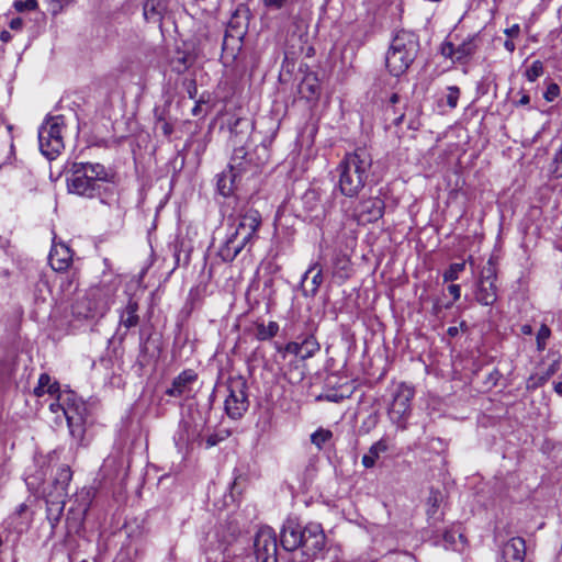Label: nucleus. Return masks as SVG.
<instances>
[{
    "instance_id": "nucleus-14",
    "label": "nucleus",
    "mask_w": 562,
    "mask_h": 562,
    "mask_svg": "<svg viewBox=\"0 0 562 562\" xmlns=\"http://www.w3.org/2000/svg\"><path fill=\"white\" fill-rule=\"evenodd\" d=\"M496 274L488 262L482 271V276L475 292V300L485 306L493 305L497 300V288L495 285Z\"/></svg>"
},
{
    "instance_id": "nucleus-27",
    "label": "nucleus",
    "mask_w": 562,
    "mask_h": 562,
    "mask_svg": "<svg viewBox=\"0 0 562 562\" xmlns=\"http://www.w3.org/2000/svg\"><path fill=\"white\" fill-rule=\"evenodd\" d=\"M138 303L130 297L126 305L120 311V325L125 329L136 327L139 323Z\"/></svg>"
},
{
    "instance_id": "nucleus-16",
    "label": "nucleus",
    "mask_w": 562,
    "mask_h": 562,
    "mask_svg": "<svg viewBox=\"0 0 562 562\" xmlns=\"http://www.w3.org/2000/svg\"><path fill=\"white\" fill-rule=\"evenodd\" d=\"M304 531L305 526L302 527L293 519L286 520L280 535V541L283 549L286 551H293L300 548L302 542H304Z\"/></svg>"
},
{
    "instance_id": "nucleus-34",
    "label": "nucleus",
    "mask_w": 562,
    "mask_h": 562,
    "mask_svg": "<svg viewBox=\"0 0 562 562\" xmlns=\"http://www.w3.org/2000/svg\"><path fill=\"white\" fill-rule=\"evenodd\" d=\"M279 330V325L276 322H269L267 325L263 323L256 326V338L258 340H268L273 338Z\"/></svg>"
},
{
    "instance_id": "nucleus-19",
    "label": "nucleus",
    "mask_w": 562,
    "mask_h": 562,
    "mask_svg": "<svg viewBox=\"0 0 562 562\" xmlns=\"http://www.w3.org/2000/svg\"><path fill=\"white\" fill-rule=\"evenodd\" d=\"M198 380V374L192 369L180 372L166 390V394L170 397H182L192 391V384Z\"/></svg>"
},
{
    "instance_id": "nucleus-12",
    "label": "nucleus",
    "mask_w": 562,
    "mask_h": 562,
    "mask_svg": "<svg viewBox=\"0 0 562 562\" xmlns=\"http://www.w3.org/2000/svg\"><path fill=\"white\" fill-rule=\"evenodd\" d=\"M254 548L256 562H278L277 537L272 528L262 527L258 530Z\"/></svg>"
},
{
    "instance_id": "nucleus-50",
    "label": "nucleus",
    "mask_w": 562,
    "mask_h": 562,
    "mask_svg": "<svg viewBox=\"0 0 562 562\" xmlns=\"http://www.w3.org/2000/svg\"><path fill=\"white\" fill-rule=\"evenodd\" d=\"M449 293L453 296V300L457 301L460 299L461 295V288L459 284H450L448 286Z\"/></svg>"
},
{
    "instance_id": "nucleus-25",
    "label": "nucleus",
    "mask_w": 562,
    "mask_h": 562,
    "mask_svg": "<svg viewBox=\"0 0 562 562\" xmlns=\"http://www.w3.org/2000/svg\"><path fill=\"white\" fill-rule=\"evenodd\" d=\"M56 460V452H52L47 456H41L35 458V467L37 468L36 471L29 476V479H33L32 482L29 484L33 486H38L40 484L44 483L46 480V476L48 474V471L50 469V463Z\"/></svg>"
},
{
    "instance_id": "nucleus-20",
    "label": "nucleus",
    "mask_w": 562,
    "mask_h": 562,
    "mask_svg": "<svg viewBox=\"0 0 562 562\" xmlns=\"http://www.w3.org/2000/svg\"><path fill=\"white\" fill-rule=\"evenodd\" d=\"M48 262L53 270L66 271L72 262V251L64 243H53L48 255Z\"/></svg>"
},
{
    "instance_id": "nucleus-7",
    "label": "nucleus",
    "mask_w": 562,
    "mask_h": 562,
    "mask_svg": "<svg viewBox=\"0 0 562 562\" xmlns=\"http://www.w3.org/2000/svg\"><path fill=\"white\" fill-rule=\"evenodd\" d=\"M267 158L268 154L265 146L258 147L255 153H249L244 146L234 147L228 167L244 183L260 173Z\"/></svg>"
},
{
    "instance_id": "nucleus-46",
    "label": "nucleus",
    "mask_w": 562,
    "mask_h": 562,
    "mask_svg": "<svg viewBox=\"0 0 562 562\" xmlns=\"http://www.w3.org/2000/svg\"><path fill=\"white\" fill-rule=\"evenodd\" d=\"M552 172L555 177H562V149L553 158Z\"/></svg>"
},
{
    "instance_id": "nucleus-49",
    "label": "nucleus",
    "mask_w": 562,
    "mask_h": 562,
    "mask_svg": "<svg viewBox=\"0 0 562 562\" xmlns=\"http://www.w3.org/2000/svg\"><path fill=\"white\" fill-rule=\"evenodd\" d=\"M561 359L560 357L553 359V361L549 364L546 370H542L546 375L550 379L560 368Z\"/></svg>"
},
{
    "instance_id": "nucleus-54",
    "label": "nucleus",
    "mask_w": 562,
    "mask_h": 562,
    "mask_svg": "<svg viewBox=\"0 0 562 562\" xmlns=\"http://www.w3.org/2000/svg\"><path fill=\"white\" fill-rule=\"evenodd\" d=\"M12 38L10 32L3 30L1 33H0V40L3 42V43H8L10 42Z\"/></svg>"
},
{
    "instance_id": "nucleus-36",
    "label": "nucleus",
    "mask_w": 562,
    "mask_h": 562,
    "mask_svg": "<svg viewBox=\"0 0 562 562\" xmlns=\"http://www.w3.org/2000/svg\"><path fill=\"white\" fill-rule=\"evenodd\" d=\"M331 439V430L322 427L311 435V442L317 448V450H322Z\"/></svg>"
},
{
    "instance_id": "nucleus-17",
    "label": "nucleus",
    "mask_w": 562,
    "mask_h": 562,
    "mask_svg": "<svg viewBox=\"0 0 562 562\" xmlns=\"http://www.w3.org/2000/svg\"><path fill=\"white\" fill-rule=\"evenodd\" d=\"M325 546V535L322 526L316 522H310L305 526L304 542L302 548L306 555H316Z\"/></svg>"
},
{
    "instance_id": "nucleus-57",
    "label": "nucleus",
    "mask_w": 562,
    "mask_h": 562,
    "mask_svg": "<svg viewBox=\"0 0 562 562\" xmlns=\"http://www.w3.org/2000/svg\"><path fill=\"white\" fill-rule=\"evenodd\" d=\"M504 46H505V48H506L508 52H510V53H513V52L515 50V44H514V42H512V41H506V42L504 43Z\"/></svg>"
},
{
    "instance_id": "nucleus-32",
    "label": "nucleus",
    "mask_w": 562,
    "mask_h": 562,
    "mask_svg": "<svg viewBox=\"0 0 562 562\" xmlns=\"http://www.w3.org/2000/svg\"><path fill=\"white\" fill-rule=\"evenodd\" d=\"M372 99L371 102L374 104L381 103H392L395 104L401 101L400 94L396 91L391 89L381 88L380 86H374L372 89Z\"/></svg>"
},
{
    "instance_id": "nucleus-30",
    "label": "nucleus",
    "mask_w": 562,
    "mask_h": 562,
    "mask_svg": "<svg viewBox=\"0 0 562 562\" xmlns=\"http://www.w3.org/2000/svg\"><path fill=\"white\" fill-rule=\"evenodd\" d=\"M46 505H47V508H46L47 520H48L50 527L54 529L58 525L60 517L63 515L64 507H65V499H64V497L57 496L56 501L47 499Z\"/></svg>"
},
{
    "instance_id": "nucleus-23",
    "label": "nucleus",
    "mask_w": 562,
    "mask_h": 562,
    "mask_svg": "<svg viewBox=\"0 0 562 562\" xmlns=\"http://www.w3.org/2000/svg\"><path fill=\"white\" fill-rule=\"evenodd\" d=\"M246 246V243L227 232L225 239L218 248L217 255L223 261L232 262Z\"/></svg>"
},
{
    "instance_id": "nucleus-28",
    "label": "nucleus",
    "mask_w": 562,
    "mask_h": 562,
    "mask_svg": "<svg viewBox=\"0 0 562 562\" xmlns=\"http://www.w3.org/2000/svg\"><path fill=\"white\" fill-rule=\"evenodd\" d=\"M71 477L72 472L68 465L58 468L54 477V487L58 497H65L67 495V486L69 485Z\"/></svg>"
},
{
    "instance_id": "nucleus-40",
    "label": "nucleus",
    "mask_w": 562,
    "mask_h": 562,
    "mask_svg": "<svg viewBox=\"0 0 562 562\" xmlns=\"http://www.w3.org/2000/svg\"><path fill=\"white\" fill-rule=\"evenodd\" d=\"M543 74V65L540 60H535L526 70V77L529 81L537 80Z\"/></svg>"
},
{
    "instance_id": "nucleus-35",
    "label": "nucleus",
    "mask_w": 562,
    "mask_h": 562,
    "mask_svg": "<svg viewBox=\"0 0 562 562\" xmlns=\"http://www.w3.org/2000/svg\"><path fill=\"white\" fill-rule=\"evenodd\" d=\"M26 512H27V506L26 504H20L15 510V513L13 514V516L11 517L12 521H14L15 519H20L21 518V521L18 522L15 526H14V530L18 532V533H22L24 532L30 522H31V518L26 516Z\"/></svg>"
},
{
    "instance_id": "nucleus-43",
    "label": "nucleus",
    "mask_w": 562,
    "mask_h": 562,
    "mask_svg": "<svg viewBox=\"0 0 562 562\" xmlns=\"http://www.w3.org/2000/svg\"><path fill=\"white\" fill-rule=\"evenodd\" d=\"M228 436V432H225V435H221V434H217V432H214V434H211L206 437L205 439V447L206 448H212V447H215L217 446L220 442H222L223 440H225V438Z\"/></svg>"
},
{
    "instance_id": "nucleus-13",
    "label": "nucleus",
    "mask_w": 562,
    "mask_h": 562,
    "mask_svg": "<svg viewBox=\"0 0 562 562\" xmlns=\"http://www.w3.org/2000/svg\"><path fill=\"white\" fill-rule=\"evenodd\" d=\"M222 119L223 124H226L231 132L232 144L234 147H239V144H243L248 139L254 127V123L250 119L243 117L236 113H223Z\"/></svg>"
},
{
    "instance_id": "nucleus-64",
    "label": "nucleus",
    "mask_w": 562,
    "mask_h": 562,
    "mask_svg": "<svg viewBox=\"0 0 562 562\" xmlns=\"http://www.w3.org/2000/svg\"><path fill=\"white\" fill-rule=\"evenodd\" d=\"M175 258H176V265L178 266L180 262V255L177 252V250L175 251Z\"/></svg>"
},
{
    "instance_id": "nucleus-60",
    "label": "nucleus",
    "mask_w": 562,
    "mask_h": 562,
    "mask_svg": "<svg viewBox=\"0 0 562 562\" xmlns=\"http://www.w3.org/2000/svg\"><path fill=\"white\" fill-rule=\"evenodd\" d=\"M554 390L558 394L562 395V382L557 383Z\"/></svg>"
},
{
    "instance_id": "nucleus-15",
    "label": "nucleus",
    "mask_w": 562,
    "mask_h": 562,
    "mask_svg": "<svg viewBox=\"0 0 562 562\" xmlns=\"http://www.w3.org/2000/svg\"><path fill=\"white\" fill-rule=\"evenodd\" d=\"M385 210L384 200L374 196L362 200L356 209V217L360 224L374 223L380 220Z\"/></svg>"
},
{
    "instance_id": "nucleus-5",
    "label": "nucleus",
    "mask_w": 562,
    "mask_h": 562,
    "mask_svg": "<svg viewBox=\"0 0 562 562\" xmlns=\"http://www.w3.org/2000/svg\"><path fill=\"white\" fill-rule=\"evenodd\" d=\"M57 397L49 404L52 413L61 412L67 420L69 432L74 438H81L85 432V424L88 417L86 403L72 391L60 390L55 394Z\"/></svg>"
},
{
    "instance_id": "nucleus-53",
    "label": "nucleus",
    "mask_w": 562,
    "mask_h": 562,
    "mask_svg": "<svg viewBox=\"0 0 562 562\" xmlns=\"http://www.w3.org/2000/svg\"><path fill=\"white\" fill-rule=\"evenodd\" d=\"M178 64L179 65H176L175 68L177 69V71H183L188 68V64H187V58L186 57H182V58H179L178 59Z\"/></svg>"
},
{
    "instance_id": "nucleus-41",
    "label": "nucleus",
    "mask_w": 562,
    "mask_h": 562,
    "mask_svg": "<svg viewBox=\"0 0 562 562\" xmlns=\"http://www.w3.org/2000/svg\"><path fill=\"white\" fill-rule=\"evenodd\" d=\"M548 380L549 378L546 375L543 371L536 372L535 374L529 376L527 381V387L537 389L543 385Z\"/></svg>"
},
{
    "instance_id": "nucleus-24",
    "label": "nucleus",
    "mask_w": 562,
    "mask_h": 562,
    "mask_svg": "<svg viewBox=\"0 0 562 562\" xmlns=\"http://www.w3.org/2000/svg\"><path fill=\"white\" fill-rule=\"evenodd\" d=\"M167 11L168 0H146L143 5L145 20L149 23L158 24L160 27Z\"/></svg>"
},
{
    "instance_id": "nucleus-58",
    "label": "nucleus",
    "mask_w": 562,
    "mask_h": 562,
    "mask_svg": "<svg viewBox=\"0 0 562 562\" xmlns=\"http://www.w3.org/2000/svg\"><path fill=\"white\" fill-rule=\"evenodd\" d=\"M529 97L527 94H524L519 100V105H526L529 103Z\"/></svg>"
},
{
    "instance_id": "nucleus-45",
    "label": "nucleus",
    "mask_w": 562,
    "mask_h": 562,
    "mask_svg": "<svg viewBox=\"0 0 562 562\" xmlns=\"http://www.w3.org/2000/svg\"><path fill=\"white\" fill-rule=\"evenodd\" d=\"M560 94V87L557 83H550L543 93L547 102H552Z\"/></svg>"
},
{
    "instance_id": "nucleus-42",
    "label": "nucleus",
    "mask_w": 562,
    "mask_h": 562,
    "mask_svg": "<svg viewBox=\"0 0 562 562\" xmlns=\"http://www.w3.org/2000/svg\"><path fill=\"white\" fill-rule=\"evenodd\" d=\"M13 5H14L15 10L19 12L31 11L37 7V1L36 0H24V1L16 0V1H14Z\"/></svg>"
},
{
    "instance_id": "nucleus-21",
    "label": "nucleus",
    "mask_w": 562,
    "mask_h": 562,
    "mask_svg": "<svg viewBox=\"0 0 562 562\" xmlns=\"http://www.w3.org/2000/svg\"><path fill=\"white\" fill-rule=\"evenodd\" d=\"M323 283V270L318 262L310 265L308 269L302 277L301 284L303 286L304 296H315Z\"/></svg>"
},
{
    "instance_id": "nucleus-10",
    "label": "nucleus",
    "mask_w": 562,
    "mask_h": 562,
    "mask_svg": "<svg viewBox=\"0 0 562 562\" xmlns=\"http://www.w3.org/2000/svg\"><path fill=\"white\" fill-rule=\"evenodd\" d=\"M481 44L479 34L469 35L458 46L450 41H445L440 46V53L454 64L465 65L476 54Z\"/></svg>"
},
{
    "instance_id": "nucleus-51",
    "label": "nucleus",
    "mask_w": 562,
    "mask_h": 562,
    "mask_svg": "<svg viewBox=\"0 0 562 562\" xmlns=\"http://www.w3.org/2000/svg\"><path fill=\"white\" fill-rule=\"evenodd\" d=\"M23 20L21 18H14L10 21V27L12 30L19 31L22 29Z\"/></svg>"
},
{
    "instance_id": "nucleus-31",
    "label": "nucleus",
    "mask_w": 562,
    "mask_h": 562,
    "mask_svg": "<svg viewBox=\"0 0 562 562\" xmlns=\"http://www.w3.org/2000/svg\"><path fill=\"white\" fill-rule=\"evenodd\" d=\"M59 391V383L57 381H53L52 378L47 373H42L38 378L37 386L34 389V394L37 397L43 396L44 394H49L55 396V394Z\"/></svg>"
},
{
    "instance_id": "nucleus-26",
    "label": "nucleus",
    "mask_w": 562,
    "mask_h": 562,
    "mask_svg": "<svg viewBox=\"0 0 562 562\" xmlns=\"http://www.w3.org/2000/svg\"><path fill=\"white\" fill-rule=\"evenodd\" d=\"M243 183L239 181L228 167V170L223 171L217 176V191L223 196H229L234 193V191L241 186Z\"/></svg>"
},
{
    "instance_id": "nucleus-6",
    "label": "nucleus",
    "mask_w": 562,
    "mask_h": 562,
    "mask_svg": "<svg viewBox=\"0 0 562 562\" xmlns=\"http://www.w3.org/2000/svg\"><path fill=\"white\" fill-rule=\"evenodd\" d=\"M64 115H48L38 127V147L48 160L55 159L64 149Z\"/></svg>"
},
{
    "instance_id": "nucleus-1",
    "label": "nucleus",
    "mask_w": 562,
    "mask_h": 562,
    "mask_svg": "<svg viewBox=\"0 0 562 562\" xmlns=\"http://www.w3.org/2000/svg\"><path fill=\"white\" fill-rule=\"evenodd\" d=\"M371 165V156L364 149L346 154L336 169L340 193L347 198L358 196L367 183Z\"/></svg>"
},
{
    "instance_id": "nucleus-4",
    "label": "nucleus",
    "mask_w": 562,
    "mask_h": 562,
    "mask_svg": "<svg viewBox=\"0 0 562 562\" xmlns=\"http://www.w3.org/2000/svg\"><path fill=\"white\" fill-rule=\"evenodd\" d=\"M419 49L415 33L402 30L394 36L385 56V65L391 75L398 77L406 72Z\"/></svg>"
},
{
    "instance_id": "nucleus-44",
    "label": "nucleus",
    "mask_w": 562,
    "mask_h": 562,
    "mask_svg": "<svg viewBox=\"0 0 562 562\" xmlns=\"http://www.w3.org/2000/svg\"><path fill=\"white\" fill-rule=\"evenodd\" d=\"M459 97H460V90L458 87L452 86V87L447 88L446 98H447L448 105H457Z\"/></svg>"
},
{
    "instance_id": "nucleus-3",
    "label": "nucleus",
    "mask_w": 562,
    "mask_h": 562,
    "mask_svg": "<svg viewBox=\"0 0 562 562\" xmlns=\"http://www.w3.org/2000/svg\"><path fill=\"white\" fill-rule=\"evenodd\" d=\"M117 291L116 283H101L92 286L82 296L76 300L71 311L78 319H94L103 317L114 302Z\"/></svg>"
},
{
    "instance_id": "nucleus-22",
    "label": "nucleus",
    "mask_w": 562,
    "mask_h": 562,
    "mask_svg": "<svg viewBox=\"0 0 562 562\" xmlns=\"http://www.w3.org/2000/svg\"><path fill=\"white\" fill-rule=\"evenodd\" d=\"M526 557V543L520 537L509 539L502 548L497 562H524Z\"/></svg>"
},
{
    "instance_id": "nucleus-52",
    "label": "nucleus",
    "mask_w": 562,
    "mask_h": 562,
    "mask_svg": "<svg viewBox=\"0 0 562 562\" xmlns=\"http://www.w3.org/2000/svg\"><path fill=\"white\" fill-rule=\"evenodd\" d=\"M519 32H520V27L518 24H514L513 26H510L509 29H506V31H505V33L510 37L518 36Z\"/></svg>"
},
{
    "instance_id": "nucleus-29",
    "label": "nucleus",
    "mask_w": 562,
    "mask_h": 562,
    "mask_svg": "<svg viewBox=\"0 0 562 562\" xmlns=\"http://www.w3.org/2000/svg\"><path fill=\"white\" fill-rule=\"evenodd\" d=\"M389 446L385 439H380L374 442L368 453L363 454L361 463L366 469H371L375 465L376 460L380 458V454L387 451Z\"/></svg>"
},
{
    "instance_id": "nucleus-11",
    "label": "nucleus",
    "mask_w": 562,
    "mask_h": 562,
    "mask_svg": "<svg viewBox=\"0 0 562 562\" xmlns=\"http://www.w3.org/2000/svg\"><path fill=\"white\" fill-rule=\"evenodd\" d=\"M260 224L261 216L259 212L249 209L233 218L227 227V232L248 244L255 238Z\"/></svg>"
},
{
    "instance_id": "nucleus-56",
    "label": "nucleus",
    "mask_w": 562,
    "mask_h": 562,
    "mask_svg": "<svg viewBox=\"0 0 562 562\" xmlns=\"http://www.w3.org/2000/svg\"><path fill=\"white\" fill-rule=\"evenodd\" d=\"M447 334L450 337H456L459 334V328L457 326H451L447 329Z\"/></svg>"
},
{
    "instance_id": "nucleus-39",
    "label": "nucleus",
    "mask_w": 562,
    "mask_h": 562,
    "mask_svg": "<svg viewBox=\"0 0 562 562\" xmlns=\"http://www.w3.org/2000/svg\"><path fill=\"white\" fill-rule=\"evenodd\" d=\"M550 335H551L550 328L546 324H542L541 327L539 328V330L537 333V337H536L537 349L539 351H542L546 349L547 340L550 338Z\"/></svg>"
},
{
    "instance_id": "nucleus-18",
    "label": "nucleus",
    "mask_w": 562,
    "mask_h": 562,
    "mask_svg": "<svg viewBox=\"0 0 562 562\" xmlns=\"http://www.w3.org/2000/svg\"><path fill=\"white\" fill-rule=\"evenodd\" d=\"M201 438V431L192 426L189 422H181L179 428L173 436V442L181 454H187L193 442Z\"/></svg>"
},
{
    "instance_id": "nucleus-62",
    "label": "nucleus",
    "mask_w": 562,
    "mask_h": 562,
    "mask_svg": "<svg viewBox=\"0 0 562 562\" xmlns=\"http://www.w3.org/2000/svg\"><path fill=\"white\" fill-rule=\"evenodd\" d=\"M338 263H342L344 265L342 268H344L348 263V260L345 257L338 258L336 265H338Z\"/></svg>"
},
{
    "instance_id": "nucleus-48",
    "label": "nucleus",
    "mask_w": 562,
    "mask_h": 562,
    "mask_svg": "<svg viewBox=\"0 0 562 562\" xmlns=\"http://www.w3.org/2000/svg\"><path fill=\"white\" fill-rule=\"evenodd\" d=\"M285 351L302 359V347L301 342L299 341H290L289 344H286Z\"/></svg>"
},
{
    "instance_id": "nucleus-47",
    "label": "nucleus",
    "mask_w": 562,
    "mask_h": 562,
    "mask_svg": "<svg viewBox=\"0 0 562 562\" xmlns=\"http://www.w3.org/2000/svg\"><path fill=\"white\" fill-rule=\"evenodd\" d=\"M263 5L269 10H281L289 3V0H262Z\"/></svg>"
},
{
    "instance_id": "nucleus-59",
    "label": "nucleus",
    "mask_w": 562,
    "mask_h": 562,
    "mask_svg": "<svg viewBox=\"0 0 562 562\" xmlns=\"http://www.w3.org/2000/svg\"><path fill=\"white\" fill-rule=\"evenodd\" d=\"M404 116H405V114L401 113L397 117L394 119V123L396 125L401 124L403 122V120H404Z\"/></svg>"
},
{
    "instance_id": "nucleus-9",
    "label": "nucleus",
    "mask_w": 562,
    "mask_h": 562,
    "mask_svg": "<svg viewBox=\"0 0 562 562\" xmlns=\"http://www.w3.org/2000/svg\"><path fill=\"white\" fill-rule=\"evenodd\" d=\"M226 389L228 395L224 402L225 413L231 419L237 420L249 407L247 381L241 375L231 376L227 380Z\"/></svg>"
},
{
    "instance_id": "nucleus-38",
    "label": "nucleus",
    "mask_w": 562,
    "mask_h": 562,
    "mask_svg": "<svg viewBox=\"0 0 562 562\" xmlns=\"http://www.w3.org/2000/svg\"><path fill=\"white\" fill-rule=\"evenodd\" d=\"M465 269V262H454L443 272L445 282H452L459 278V274Z\"/></svg>"
},
{
    "instance_id": "nucleus-63",
    "label": "nucleus",
    "mask_w": 562,
    "mask_h": 562,
    "mask_svg": "<svg viewBox=\"0 0 562 562\" xmlns=\"http://www.w3.org/2000/svg\"><path fill=\"white\" fill-rule=\"evenodd\" d=\"M87 510H88V504H85V505H83V507H82V509H81L82 518L86 516Z\"/></svg>"
},
{
    "instance_id": "nucleus-55",
    "label": "nucleus",
    "mask_w": 562,
    "mask_h": 562,
    "mask_svg": "<svg viewBox=\"0 0 562 562\" xmlns=\"http://www.w3.org/2000/svg\"><path fill=\"white\" fill-rule=\"evenodd\" d=\"M520 330H521V334H524V335H531L533 331L532 326L529 324L522 325Z\"/></svg>"
},
{
    "instance_id": "nucleus-37",
    "label": "nucleus",
    "mask_w": 562,
    "mask_h": 562,
    "mask_svg": "<svg viewBox=\"0 0 562 562\" xmlns=\"http://www.w3.org/2000/svg\"><path fill=\"white\" fill-rule=\"evenodd\" d=\"M301 347L303 360L313 357L319 350V344L313 335L306 336L301 341Z\"/></svg>"
},
{
    "instance_id": "nucleus-2",
    "label": "nucleus",
    "mask_w": 562,
    "mask_h": 562,
    "mask_svg": "<svg viewBox=\"0 0 562 562\" xmlns=\"http://www.w3.org/2000/svg\"><path fill=\"white\" fill-rule=\"evenodd\" d=\"M109 182L110 175L99 162H74L67 176L68 191L88 199L100 196Z\"/></svg>"
},
{
    "instance_id": "nucleus-33",
    "label": "nucleus",
    "mask_w": 562,
    "mask_h": 562,
    "mask_svg": "<svg viewBox=\"0 0 562 562\" xmlns=\"http://www.w3.org/2000/svg\"><path fill=\"white\" fill-rule=\"evenodd\" d=\"M165 112L166 108H155V116L157 117L155 131L161 133L164 136H170L173 131V126L166 119Z\"/></svg>"
},
{
    "instance_id": "nucleus-8",
    "label": "nucleus",
    "mask_w": 562,
    "mask_h": 562,
    "mask_svg": "<svg viewBox=\"0 0 562 562\" xmlns=\"http://www.w3.org/2000/svg\"><path fill=\"white\" fill-rule=\"evenodd\" d=\"M391 396L392 401L387 407L389 418L398 429L405 430L412 414L415 389L406 382H400L394 386Z\"/></svg>"
},
{
    "instance_id": "nucleus-61",
    "label": "nucleus",
    "mask_w": 562,
    "mask_h": 562,
    "mask_svg": "<svg viewBox=\"0 0 562 562\" xmlns=\"http://www.w3.org/2000/svg\"><path fill=\"white\" fill-rule=\"evenodd\" d=\"M201 110H202V108L194 106V108H192V114L194 116H196V115L201 114Z\"/></svg>"
}]
</instances>
